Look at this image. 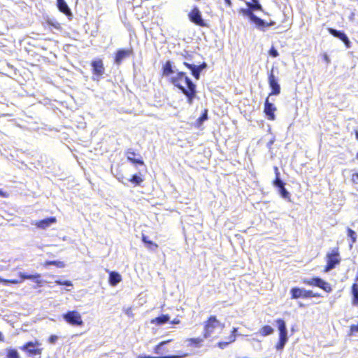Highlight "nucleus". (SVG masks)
Returning a JSON list of instances; mask_svg holds the SVG:
<instances>
[{"mask_svg": "<svg viewBox=\"0 0 358 358\" xmlns=\"http://www.w3.org/2000/svg\"><path fill=\"white\" fill-rule=\"evenodd\" d=\"M170 78L171 83L178 88L187 99V103L192 105L196 95V85L182 71H176Z\"/></svg>", "mask_w": 358, "mask_h": 358, "instance_id": "nucleus-1", "label": "nucleus"}, {"mask_svg": "<svg viewBox=\"0 0 358 358\" xmlns=\"http://www.w3.org/2000/svg\"><path fill=\"white\" fill-rule=\"evenodd\" d=\"M274 171L275 174V179L273 181V185L279 189L285 186V182L280 178V172L278 167L275 166Z\"/></svg>", "mask_w": 358, "mask_h": 358, "instance_id": "nucleus-24", "label": "nucleus"}, {"mask_svg": "<svg viewBox=\"0 0 358 358\" xmlns=\"http://www.w3.org/2000/svg\"><path fill=\"white\" fill-rule=\"evenodd\" d=\"M348 236L350 238L352 243H355L357 241V234L352 229L348 228Z\"/></svg>", "mask_w": 358, "mask_h": 358, "instance_id": "nucleus-38", "label": "nucleus"}, {"mask_svg": "<svg viewBox=\"0 0 358 358\" xmlns=\"http://www.w3.org/2000/svg\"><path fill=\"white\" fill-rule=\"evenodd\" d=\"M352 304L358 306V284L354 283L352 286Z\"/></svg>", "mask_w": 358, "mask_h": 358, "instance_id": "nucleus-27", "label": "nucleus"}, {"mask_svg": "<svg viewBox=\"0 0 358 358\" xmlns=\"http://www.w3.org/2000/svg\"><path fill=\"white\" fill-rule=\"evenodd\" d=\"M179 323H180V320L178 319H174L173 321H171V324H179Z\"/></svg>", "mask_w": 358, "mask_h": 358, "instance_id": "nucleus-53", "label": "nucleus"}, {"mask_svg": "<svg viewBox=\"0 0 358 358\" xmlns=\"http://www.w3.org/2000/svg\"><path fill=\"white\" fill-rule=\"evenodd\" d=\"M162 69L163 75L164 76H169L171 74H173L177 71V70L173 69L172 63L169 60L164 64Z\"/></svg>", "mask_w": 358, "mask_h": 358, "instance_id": "nucleus-21", "label": "nucleus"}, {"mask_svg": "<svg viewBox=\"0 0 358 358\" xmlns=\"http://www.w3.org/2000/svg\"><path fill=\"white\" fill-rule=\"evenodd\" d=\"M273 331L274 329L271 326L266 325L260 329L259 334L263 336H267L272 334Z\"/></svg>", "mask_w": 358, "mask_h": 358, "instance_id": "nucleus-29", "label": "nucleus"}, {"mask_svg": "<svg viewBox=\"0 0 358 358\" xmlns=\"http://www.w3.org/2000/svg\"><path fill=\"white\" fill-rule=\"evenodd\" d=\"M303 282L305 284L309 285H313L315 287H318L327 292H331L332 289L329 283L325 282L322 279L318 277L310 278V279H304Z\"/></svg>", "mask_w": 358, "mask_h": 358, "instance_id": "nucleus-8", "label": "nucleus"}, {"mask_svg": "<svg viewBox=\"0 0 358 358\" xmlns=\"http://www.w3.org/2000/svg\"><path fill=\"white\" fill-rule=\"evenodd\" d=\"M275 142V138H273L272 139H271L268 143H267V148L271 149V146Z\"/></svg>", "mask_w": 358, "mask_h": 358, "instance_id": "nucleus-48", "label": "nucleus"}, {"mask_svg": "<svg viewBox=\"0 0 358 358\" xmlns=\"http://www.w3.org/2000/svg\"><path fill=\"white\" fill-rule=\"evenodd\" d=\"M276 110L275 106L270 103L268 101V97L266 99L264 103V113L267 116L268 120H275V111Z\"/></svg>", "mask_w": 358, "mask_h": 358, "instance_id": "nucleus-14", "label": "nucleus"}, {"mask_svg": "<svg viewBox=\"0 0 358 358\" xmlns=\"http://www.w3.org/2000/svg\"><path fill=\"white\" fill-rule=\"evenodd\" d=\"M319 296H320V294H315V293H313V295L312 296V297H319Z\"/></svg>", "mask_w": 358, "mask_h": 358, "instance_id": "nucleus-56", "label": "nucleus"}, {"mask_svg": "<svg viewBox=\"0 0 358 358\" xmlns=\"http://www.w3.org/2000/svg\"><path fill=\"white\" fill-rule=\"evenodd\" d=\"M279 193L280 194L281 196L284 199H287L289 196V192L285 188V186L280 187L278 189Z\"/></svg>", "mask_w": 358, "mask_h": 358, "instance_id": "nucleus-39", "label": "nucleus"}, {"mask_svg": "<svg viewBox=\"0 0 358 358\" xmlns=\"http://www.w3.org/2000/svg\"><path fill=\"white\" fill-rule=\"evenodd\" d=\"M8 196H9L8 193L0 189V196L3 197V198H7V197H8Z\"/></svg>", "mask_w": 358, "mask_h": 358, "instance_id": "nucleus-47", "label": "nucleus"}, {"mask_svg": "<svg viewBox=\"0 0 358 358\" xmlns=\"http://www.w3.org/2000/svg\"><path fill=\"white\" fill-rule=\"evenodd\" d=\"M45 22L48 25L56 29L60 30L62 29L61 24L55 19H48Z\"/></svg>", "mask_w": 358, "mask_h": 358, "instance_id": "nucleus-31", "label": "nucleus"}, {"mask_svg": "<svg viewBox=\"0 0 358 358\" xmlns=\"http://www.w3.org/2000/svg\"><path fill=\"white\" fill-rule=\"evenodd\" d=\"M229 345L228 341L227 342H219L217 346L222 349L226 348Z\"/></svg>", "mask_w": 358, "mask_h": 358, "instance_id": "nucleus-45", "label": "nucleus"}, {"mask_svg": "<svg viewBox=\"0 0 358 358\" xmlns=\"http://www.w3.org/2000/svg\"><path fill=\"white\" fill-rule=\"evenodd\" d=\"M240 13L248 17L250 21L252 20V17L255 15L249 7L247 8H241Z\"/></svg>", "mask_w": 358, "mask_h": 358, "instance_id": "nucleus-32", "label": "nucleus"}, {"mask_svg": "<svg viewBox=\"0 0 358 358\" xmlns=\"http://www.w3.org/2000/svg\"><path fill=\"white\" fill-rule=\"evenodd\" d=\"M188 17L189 20L196 25L203 27L207 26L206 23L205 22L204 20L202 17L201 13L198 7H194L189 12V13L188 14Z\"/></svg>", "mask_w": 358, "mask_h": 358, "instance_id": "nucleus-9", "label": "nucleus"}, {"mask_svg": "<svg viewBox=\"0 0 358 358\" xmlns=\"http://www.w3.org/2000/svg\"><path fill=\"white\" fill-rule=\"evenodd\" d=\"M125 154H126L127 160L129 161L130 162H131L132 164L144 165V162L141 159H140V158L135 159L134 158V156H136V154L132 148H129L126 151Z\"/></svg>", "mask_w": 358, "mask_h": 358, "instance_id": "nucleus-15", "label": "nucleus"}, {"mask_svg": "<svg viewBox=\"0 0 358 358\" xmlns=\"http://www.w3.org/2000/svg\"><path fill=\"white\" fill-rule=\"evenodd\" d=\"M268 85L271 89V95H278L280 93V86L278 79L274 75V69L272 68L268 74Z\"/></svg>", "mask_w": 358, "mask_h": 358, "instance_id": "nucleus-10", "label": "nucleus"}, {"mask_svg": "<svg viewBox=\"0 0 358 358\" xmlns=\"http://www.w3.org/2000/svg\"><path fill=\"white\" fill-rule=\"evenodd\" d=\"M274 24H275V22H273V21H271L270 22H267L266 28L269 27H271V26H273Z\"/></svg>", "mask_w": 358, "mask_h": 358, "instance_id": "nucleus-51", "label": "nucleus"}, {"mask_svg": "<svg viewBox=\"0 0 358 358\" xmlns=\"http://www.w3.org/2000/svg\"><path fill=\"white\" fill-rule=\"evenodd\" d=\"M246 4L252 12L255 10H262V6L258 0H251V1L246 2Z\"/></svg>", "mask_w": 358, "mask_h": 358, "instance_id": "nucleus-25", "label": "nucleus"}, {"mask_svg": "<svg viewBox=\"0 0 358 358\" xmlns=\"http://www.w3.org/2000/svg\"><path fill=\"white\" fill-rule=\"evenodd\" d=\"M57 285H66V286H72V283L71 281L69 280H64V281H62V280H57L55 282Z\"/></svg>", "mask_w": 358, "mask_h": 358, "instance_id": "nucleus-41", "label": "nucleus"}, {"mask_svg": "<svg viewBox=\"0 0 358 358\" xmlns=\"http://www.w3.org/2000/svg\"><path fill=\"white\" fill-rule=\"evenodd\" d=\"M355 136H356L357 140L358 141V131H356V132H355Z\"/></svg>", "mask_w": 358, "mask_h": 358, "instance_id": "nucleus-57", "label": "nucleus"}, {"mask_svg": "<svg viewBox=\"0 0 358 358\" xmlns=\"http://www.w3.org/2000/svg\"><path fill=\"white\" fill-rule=\"evenodd\" d=\"M236 331H237V328L234 327V328H233V330H232V331H231V335L229 336V337L228 338V340H229V341H228V343H229H229H233V342H234V341H235V340H236Z\"/></svg>", "mask_w": 358, "mask_h": 358, "instance_id": "nucleus-40", "label": "nucleus"}, {"mask_svg": "<svg viewBox=\"0 0 358 358\" xmlns=\"http://www.w3.org/2000/svg\"><path fill=\"white\" fill-rule=\"evenodd\" d=\"M184 65L187 67L189 70L192 69L191 66H193L194 64H189L187 62H184Z\"/></svg>", "mask_w": 358, "mask_h": 358, "instance_id": "nucleus-50", "label": "nucleus"}, {"mask_svg": "<svg viewBox=\"0 0 358 358\" xmlns=\"http://www.w3.org/2000/svg\"><path fill=\"white\" fill-rule=\"evenodd\" d=\"M327 30L331 35H332L334 37L338 38L341 41H342L344 43V44L345 45L347 48H350L351 42L349 40L348 36L343 31H338V30H336V29H335L334 28H331V27L328 28Z\"/></svg>", "mask_w": 358, "mask_h": 358, "instance_id": "nucleus-11", "label": "nucleus"}, {"mask_svg": "<svg viewBox=\"0 0 358 358\" xmlns=\"http://www.w3.org/2000/svg\"><path fill=\"white\" fill-rule=\"evenodd\" d=\"M55 266L57 268H64L66 264L63 261L53 260V261H45L43 263V266L47 267L48 266Z\"/></svg>", "mask_w": 358, "mask_h": 358, "instance_id": "nucleus-26", "label": "nucleus"}, {"mask_svg": "<svg viewBox=\"0 0 358 358\" xmlns=\"http://www.w3.org/2000/svg\"><path fill=\"white\" fill-rule=\"evenodd\" d=\"M206 119H207V111L206 110L205 113H204V114H203V115L199 117V120L201 122H202V121L206 120Z\"/></svg>", "mask_w": 358, "mask_h": 358, "instance_id": "nucleus-49", "label": "nucleus"}, {"mask_svg": "<svg viewBox=\"0 0 358 358\" xmlns=\"http://www.w3.org/2000/svg\"><path fill=\"white\" fill-rule=\"evenodd\" d=\"M288 340L287 331L279 332V341L276 345L278 350H282Z\"/></svg>", "mask_w": 358, "mask_h": 358, "instance_id": "nucleus-18", "label": "nucleus"}, {"mask_svg": "<svg viewBox=\"0 0 358 358\" xmlns=\"http://www.w3.org/2000/svg\"><path fill=\"white\" fill-rule=\"evenodd\" d=\"M128 180L134 184L135 185H140L141 183L143 181L141 176L138 174L133 175L132 177Z\"/></svg>", "mask_w": 358, "mask_h": 358, "instance_id": "nucleus-33", "label": "nucleus"}, {"mask_svg": "<svg viewBox=\"0 0 358 358\" xmlns=\"http://www.w3.org/2000/svg\"><path fill=\"white\" fill-rule=\"evenodd\" d=\"M19 276L20 277V279H19V280L18 279L8 280V279H3V278H0V283H3V285H8V284L16 285V284L21 283L22 282H23L25 280H32L36 281L37 283L41 282V281L39 280L41 278V275L39 273H36V274L32 275V274H27V273H20Z\"/></svg>", "mask_w": 358, "mask_h": 358, "instance_id": "nucleus-4", "label": "nucleus"}, {"mask_svg": "<svg viewBox=\"0 0 358 358\" xmlns=\"http://www.w3.org/2000/svg\"><path fill=\"white\" fill-rule=\"evenodd\" d=\"M57 220L55 217H50L36 221L34 224L38 229H45L49 227L51 224H55Z\"/></svg>", "mask_w": 358, "mask_h": 358, "instance_id": "nucleus-13", "label": "nucleus"}, {"mask_svg": "<svg viewBox=\"0 0 358 358\" xmlns=\"http://www.w3.org/2000/svg\"><path fill=\"white\" fill-rule=\"evenodd\" d=\"M142 241L145 244L146 247L149 250H155L158 247V245L155 243H154L151 241H149L148 237L144 235H143V236H142Z\"/></svg>", "mask_w": 358, "mask_h": 358, "instance_id": "nucleus-28", "label": "nucleus"}, {"mask_svg": "<svg viewBox=\"0 0 358 358\" xmlns=\"http://www.w3.org/2000/svg\"><path fill=\"white\" fill-rule=\"evenodd\" d=\"M279 332L287 331L285 322L282 319H278L276 320Z\"/></svg>", "mask_w": 358, "mask_h": 358, "instance_id": "nucleus-34", "label": "nucleus"}, {"mask_svg": "<svg viewBox=\"0 0 358 358\" xmlns=\"http://www.w3.org/2000/svg\"><path fill=\"white\" fill-rule=\"evenodd\" d=\"M4 341V336L3 334L0 331V342Z\"/></svg>", "mask_w": 358, "mask_h": 358, "instance_id": "nucleus-54", "label": "nucleus"}, {"mask_svg": "<svg viewBox=\"0 0 358 358\" xmlns=\"http://www.w3.org/2000/svg\"><path fill=\"white\" fill-rule=\"evenodd\" d=\"M292 297L293 299H299V298H310L313 295V292L312 291L306 290L303 288L294 287L290 291Z\"/></svg>", "mask_w": 358, "mask_h": 358, "instance_id": "nucleus-12", "label": "nucleus"}, {"mask_svg": "<svg viewBox=\"0 0 358 358\" xmlns=\"http://www.w3.org/2000/svg\"><path fill=\"white\" fill-rule=\"evenodd\" d=\"M41 343L36 340L34 341H28L25 343L20 349L24 351L29 357L41 358L43 348L41 347Z\"/></svg>", "mask_w": 358, "mask_h": 358, "instance_id": "nucleus-2", "label": "nucleus"}, {"mask_svg": "<svg viewBox=\"0 0 358 358\" xmlns=\"http://www.w3.org/2000/svg\"><path fill=\"white\" fill-rule=\"evenodd\" d=\"M355 332H358V324H352L350 326V332L349 334V336H352Z\"/></svg>", "mask_w": 358, "mask_h": 358, "instance_id": "nucleus-43", "label": "nucleus"}, {"mask_svg": "<svg viewBox=\"0 0 358 358\" xmlns=\"http://www.w3.org/2000/svg\"><path fill=\"white\" fill-rule=\"evenodd\" d=\"M57 6L58 10L66 16L72 15L71 10L64 0H57Z\"/></svg>", "mask_w": 358, "mask_h": 358, "instance_id": "nucleus-16", "label": "nucleus"}, {"mask_svg": "<svg viewBox=\"0 0 358 358\" xmlns=\"http://www.w3.org/2000/svg\"><path fill=\"white\" fill-rule=\"evenodd\" d=\"M269 55L273 57H276L279 54L278 50L275 48L272 47L269 50Z\"/></svg>", "mask_w": 358, "mask_h": 358, "instance_id": "nucleus-42", "label": "nucleus"}, {"mask_svg": "<svg viewBox=\"0 0 358 358\" xmlns=\"http://www.w3.org/2000/svg\"><path fill=\"white\" fill-rule=\"evenodd\" d=\"M192 69H190L191 72H192V76L196 79V80H199V78H200V73H201V71L200 69H199V67H197V65H194L193 66H191Z\"/></svg>", "mask_w": 358, "mask_h": 358, "instance_id": "nucleus-35", "label": "nucleus"}, {"mask_svg": "<svg viewBox=\"0 0 358 358\" xmlns=\"http://www.w3.org/2000/svg\"><path fill=\"white\" fill-rule=\"evenodd\" d=\"M58 337L56 335H51L48 338V342L51 344H54L57 342Z\"/></svg>", "mask_w": 358, "mask_h": 358, "instance_id": "nucleus-44", "label": "nucleus"}, {"mask_svg": "<svg viewBox=\"0 0 358 358\" xmlns=\"http://www.w3.org/2000/svg\"><path fill=\"white\" fill-rule=\"evenodd\" d=\"M251 22L256 25V27L257 29H259L262 31H265V29L266 28L267 22H265L264 20L261 19L260 17H257V15H255L252 17Z\"/></svg>", "mask_w": 358, "mask_h": 358, "instance_id": "nucleus-19", "label": "nucleus"}, {"mask_svg": "<svg viewBox=\"0 0 358 358\" xmlns=\"http://www.w3.org/2000/svg\"><path fill=\"white\" fill-rule=\"evenodd\" d=\"M169 316L168 315H162L151 320L152 324H156L157 325H162L169 321Z\"/></svg>", "mask_w": 358, "mask_h": 358, "instance_id": "nucleus-23", "label": "nucleus"}, {"mask_svg": "<svg viewBox=\"0 0 358 358\" xmlns=\"http://www.w3.org/2000/svg\"><path fill=\"white\" fill-rule=\"evenodd\" d=\"M62 317L68 324L72 326H81L83 323L80 313L75 310L69 311Z\"/></svg>", "mask_w": 358, "mask_h": 358, "instance_id": "nucleus-7", "label": "nucleus"}, {"mask_svg": "<svg viewBox=\"0 0 358 358\" xmlns=\"http://www.w3.org/2000/svg\"><path fill=\"white\" fill-rule=\"evenodd\" d=\"M108 280L110 285L116 286L122 280V278L118 273L112 271L110 273Z\"/></svg>", "mask_w": 358, "mask_h": 358, "instance_id": "nucleus-20", "label": "nucleus"}, {"mask_svg": "<svg viewBox=\"0 0 358 358\" xmlns=\"http://www.w3.org/2000/svg\"><path fill=\"white\" fill-rule=\"evenodd\" d=\"M132 52L131 50H119L116 53V56L115 58V62L117 64H120L124 59L129 56V55Z\"/></svg>", "mask_w": 358, "mask_h": 358, "instance_id": "nucleus-17", "label": "nucleus"}, {"mask_svg": "<svg viewBox=\"0 0 358 358\" xmlns=\"http://www.w3.org/2000/svg\"><path fill=\"white\" fill-rule=\"evenodd\" d=\"M91 67L92 68L93 80L99 81L102 78H103V76L106 73V70L101 59H95L92 62Z\"/></svg>", "mask_w": 358, "mask_h": 358, "instance_id": "nucleus-5", "label": "nucleus"}, {"mask_svg": "<svg viewBox=\"0 0 358 358\" xmlns=\"http://www.w3.org/2000/svg\"><path fill=\"white\" fill-rule=\"evenodd\" d=\"M327 264L325 266V272H329L334 269L337 264H338L341 262V258L339 257V253L338 250H333L331 253H328L327 255Z\"/></svg>", "mask_w": 358, "mask_h": 358, "instance_id": "nucleus-6", "label": "nucleus"}, {"mask_svg": "<svg viewBox=\"0 0 358 358\" xmlns=\"http://www.w3.org/2000/svg\"><path fill=\"white\" fill-rule=\"evenodd\" d=\"M324 59H325V61H326L327 63H329V57H328V56H327V55H325V56H324Z\"/></svg>", "mask_w": 358, "mask_h": 358, "instance_id": "nucleus-55", "label": "nucleus"}, {"mask_svg": "<svg viewBox=\"0 0 358 358\" xmlns=\"http://www.w3.org/2000/svg\"><path fill=\"white\" fill-rule=\"evenodd\" d=\"M169 342H170V340L164 341H162L159 345H156L154 349L155 353L157 355H161L162 353V346H164V345L167 344Z\"/></svg>", "mask_w": 358, "mask_h": 358, "instance_id": "nucleus-36", "label": "nucleus"}, {"mask_svg": "<svg viewBox=\"0 0 358 358\" xmlns=\"http://www.w3.org/2000/svg\"><path fill=\"white\" fill-rule=\"evenodd\" d=\"M224 1H225L226 4H227L228 6H229V7H231V6L232 3H231V0H224Z\"/></svg>", "mask_w": 358, "mask_h": 358, "instance_id": "nucleus-52", "label": "nucleus"}, {"mask_svg": "<svg viewBox=\"0 0 358 358\" xmlns=\"http://www.w3.org/2000/svg\"><path fill=\"white\" fill-rule=\"evenodd\" d=\"M197 67H199V69H200V71H203V69H206L207 67V64L206 62H203L201 65H199L197 66Z\"/></svg>", "mask_w": 358, "mask_h": 358, "instance_id": "nucleus-46", "label": "nucleus"}, {"mask_svg": "<svg viewBox=\"0 0 358 358\" xmlns=\"http://www.w3.org/2000/svg\"><path fill=\"white\" fill-rule=\"evenodd\" d=\"M203 339L201 338H193L188 339V341L190 343L189 345H193L195 347H200V343L203 342Z\"/></svg>", "mask_w": 358, "mask_h": 358, "instance_id": "nucleus-37", "label": "nucleus"}, {"mask_svg": "<svg viewBox=\"0 0 358 358\" xmlns=\"http://www.w3.org/2000/svg\"><path fill=\"white\" fill-rule=\"evenodd\" d=\"M6 358H20V355L16 349L9 348L6 349Z\"/></svg>", "mask_w": 358, "mask_h": 358, "instance_id": "nucleus-30", "label": "nucleus"}, {"mask_svg": "<svg viewBox=\"0 0 358 358\" xmlns=\"http://www.w3.org/2000/svg\"><path fill=\"white\" fill-rule=\"evenodd\" d=\"M188 357L187 353H183L181 355H166V356H160V357H152L150 355H138L137 358H185Z\"/></svg>", "mask_w": 358, "mask_h": 358, "instance_id": "nucleus-22", "label": "nucleus"}, {"mask_svg": "<svg viewBox=\"0 0 358 358\" xmlns=\"http://www.w3.org/2000/svg\"><path fill=\"white\" fill-rule=\"evenodd\" d=\"M224 328V324L221 323L215 316H210L204 324L203 337L209 338L215 333V329L222 331Z\"/></svg>", "mask_w": 358, "mask_h": 358, "instance_id": "nucleus-3", "label": "nucleus"}]
</instances>
